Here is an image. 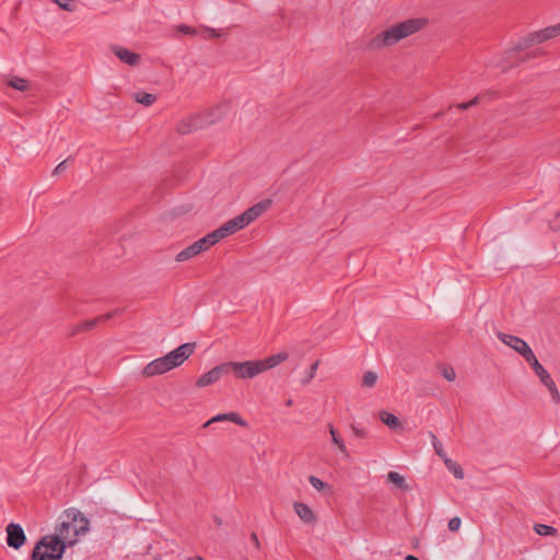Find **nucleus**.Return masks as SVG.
<instances>
[{
  "label": "nucleus",
  "mask_w": 560,
  "mask_h": 560,
  "mask_svg": "<svg viewBox=\"0 0 560 560\" xmlns=\"http://www.w3.org/2000/svg\"><path fill=\"white\" fill-rule=\"evenodd\" d=\"M205 32L207 33V35L205 36L206 38H218V37L223 36L222 31L211 28V27H205Z\"/></svg>",
  "instance_id": "obj_35"
},
{
  "label": "nucleus",
  "mask_w": 560,
  "mask_h": 560,
  "mask_svg": "<svg viewBox=\"0 0 560 560\" xmlns=\"http://www.w3.org/2000/svg\"><path fill=\"white\" fill-rule=\"evenodd\" d=\"M265 210V207L261 203H256L253 207L248 208L246 211L241 213L240 215L228 220L220 228L215 229V233L219 236L220 241L230 236L237 231L244 229L248 224H250L254 220H256Z\"/></svg>",
  "instance_id": "obj_5"
},
{
  "label": "nucleus",
  "mask_w": 560,
  "mask_h": 560,
  "mask_svg": "<svg viewBox=\"0 0 560 560\" xmlns=\"http://www.w3.org/2000/svg\"><path fill=\"white\" fill-rule=\"evenodd\" d=\"M442 375L450 382H453L456 378L455 370L452 366H443Z\"/></svg>",
  "instance_id": "obj_32"
},
{
  "label": "nucleus",
  "mask_w": 560,
  "mask_h": 560,
  "mask_svg": "<svg viewBox=\"0 0 560 560\" xmlns=\"http://www.w3.org/2000/svg\"><path fill=\"white\" fill-rule=\"evenodd\" d=\"M230 105L222 103L211 108L209 112L200 114L203 117L205 126L212 125L219 121L223 116L228 114Z\"/></svg>",
  "instance_id": "obj_12"
},
{
  "label": "nucleus",
  "mask_w": 560,
  "mask_h": 560,
  "mask_svg": "<svg viewBox=\"0 0 560 560\" xmlns=\"http://www.w3.org/2000/svg\"><path fill=\"white\" fill-rule=\"evenodd\" d=\"M203 127H206L203 117L201 115L197 114V115H191V116L183 118L178 122L176 130L178 133L188 135V133L196 131Z\"/></svg>",
  "instance_id": "obj_9"
},
{
  "label": "nucleus",
  "mask_w": 560,
  "mask_h": 560,
  "mask_svg": "<svg viewBox=\"0 0 560 560\" xmlns=\"http://www.w3.org/2000/svg\"><path fill=\"white\" fill-rule=\"evenodd\" d=\"M250 540L257 550L261 548L260 541L256 533L250 534Z\"/></svg>",
  "instance_id": "obj_40"
},
{
  "label": "nucleus",
  "mask_w": 560,
  "mask_h": 560,
  "mask_svg": "<svg viewBox=\"0 0 560 560\" xmlns=\"http://www.w3.org/2000/svg\"><path fill=\"white\" fill-rule=\"evenodd\" d=\"M133 100L144 106H151L156 101V95L147 92H136L132 95Z\"/></svg>",
  "instance_id": "obj_20"
},
{
  "label": "nucleus",
  "mask_w": 560,
  "mask_h": 560,
  "mask_svg": "<svg viewBox=\"0 0 560 560\" xmlns=\"http://www.w3.org/2000/svg\"><path fill=\"white\" fill-rule=\"evenodd\" d=\"M177 30H178V32H180V33H183V34H186V35H192V36H195V35H197V34H198V32H197V30H196V28L190 27V26H188V25H186V24H180V25H178Z\"/></svg>",
  "instance_id": "obj_36"
},
{
  "label": "nucleus",
  "mask_w": 560,
  "mask_h": 560,
  "mask_svg": "<svg viewBox=\"0 0 560 560\" xmlns=\"http://www.w3.org/2000/svg\"><path fill=\"white\" fill-rule=\"evenodd\" d=\"M544 385L548 388V390H549V393H550V395H551V399H552V401H553L555 404H559V402H560V393H559V390H558V388H557V385H556V383L553 382V380L551 378L550 381H548V382H547L546 384H544Z\"/></svg>",
  "instance_id": "obj_27"
},
{
  "label": "nucleus",
  "mask_w": 560,
  "mask_h": 560,
  "mask_svg": "<svg viewBox=\"0 0 560 560\" xmlns=\"http://www.w3.org/2000/svg\"><path fill=\"white\" fill-rule=\"evenodd\" d=\"M199 255L194 243L189 246H187L186 248H184L183 250H180L177 255H176V261L178 262H182V261H186L195 256Z\"/></svg>",
  "instance_id": "obj_23"
},
{
  "label": "nucleus",
  "mask_w": 560,
  "mask_h": 560,
  "mask_svg": "<svg viewBox=\"0 0 560 560\" xmlns=\"http://www.w3.org/2000/svg\"><path fill=\"white\" fill-rule=\"evenodd\" d=\"M55 3L58 4V7L65 11L73 12L75 11L77 7L72 2V0H52Z\"/></svg>",
  "instance_id": "obj_30"
},
{
  "label": "nucleus",
  "mask_w": 560,
  "mask_h": 560,
  "mask_svg": "<svg viewBox=\"0 0 560 560\" xmlns=\"http://www.w3.org/2000/svg\"><path fill=\"white\" fill-rule=\"evenodd\" d=\"M196 350L195 342H186L170 351L167 354L148 363L142 374L147 377L164 374L182 365Z\"/></svg>",
  "instance_id": "obj_4"
},
{
  "label": "nucleus",
  "mask_w": 560,
  "mask_h": 560,
  "mask_svg": "<svg viewBox=\"0 0 560 560\" xmlns=\"http://www.w3.org/2000/svg\"><path fill=\"white\" fill-rule=\"evenodd\" d=\"M479 100H480V97H479V96H476V97H474L471 101H469V102H464V103H459V104H457L456 106H457V108H459V109H462V110H466V109L470 108L471 106H474V105L478 104V103H479Z\"/></svg>",
  "instance_id": "obj_37"
},
{
  "label": "nucleus",
  "mask_w": 560,
  "mask_h": 560,
  "mask_svg": "<svg viewBox=\"0 0 560 560\" xmlns=\"http://www.w3.org/2000/svg\"><path fill=\"white\" fill-rule=\"evenodd\" d=\"M558 35H560V23L552 26H548L545 30L530 34L529 40L532 43H542Z\"/></svg>",
  "instance_id": "obj_13"
},
{
  "label": "nucleus",
  "mask_w": 560,
  "mask_h": 560,
  "mask_svg": "<svg viewBox=\"0 0 560 560\" xmlns=\"http://www.w3.org/2000/svg\"><path fill=\"white\" fill-rule=\"evenodd\" d=\"M220 242L219 236L217 235L215 231H212L211 233L207 234L206 236L199 238L194 243L198 254L209 249L211 246Z\"/></svg>",
  "instance_id": "obj_18"
},
{
  "label": "nucleus",
  "mask_w": 560,
  "mask_h": 560,
  "mask_svg": "<svg viewBox=\"0 0 560 560\" xmlns=\"http://www.w3.org/2000/svg\"><path fill=\"white\" fill-rule=\"evenodd\" d=\"M25 539L26 537L21 525L10 523L7 526V542L9 547L19 549L24 545Z\"/></svg>",
  "instance_id": "obj_8"
},
{
  "label": "nucleus",
  "mask_w": 560,
  "mask_h": 560,
  "mask_svg": "<svg viewBox=\"0 0 560 560\" xmlns=\"http://www.w3.org/2000/svg\"><path fill=\"white\" fill-rule=\"evenodd\" d=\"M318 365H319V361H315V362L311 365V369H310L308 375H307V377L303 381V383H304V384L310 383V382L314 378V376H315V374H316V371H317V369H318Z\"/></svg>",
  "instance_id": "obj_38"
},
{
  "label": "nucleus",
  "mask_w": 560,
  "mask_h": 560,
  "mask_svg": "<svg viewBox=\"0 0 560 560\" xmlns=\"http://www.w3.org/2000/svg\"><path fill=\"white\" fill-rule=\"evenodd\" d=\"M351 431H352L353 436H355V438L365 439L368 436L366 430L359 425L351 424Z\"/></svg>",
  "instance_id": "obj_33"
},
{
  "label": "nucleus",
  "mask_w": 560,
  "mask_h": 560,
  "mask_svg": "<svg viewBox=\"0 0 560 560\" xmlns=\"http://www.w3.org/2000/svg\"><path fill=\"white\" fill-rule=\"evenodd\" d=\"M427 25L428 20L424 18H411L397 22L370 36L365 43V49L378 51L394 47L401 40L422 31Z\"/></svg>",
  "instance_id": "obj_1"
},
{
  "label": "nucleus",
  "mask_w": 560,
  "mask_h": 560,
  "mask_svg": "<svg viewBox=\"0 0 560 560\" xmlns=\"http://www.w3.org/2000/svg\"><path fill=\"white\" fill-rule=\"evenodd\" d=\"M380 419L384 424H386L390 429H397L400 427V420L395 415L388 411H381Z\"/></svg>",
  "instance_id": "obj_22"
},
{
  "label": "nucleus",
  "mask_w": 560,
  "mask_h": 560,
  "mask_svg": "<svg viewBox=\"0 0 560 560\" xmlns=\"http://www.w3.org/2000/svg\"><path fill=\"white\" fill-rule=\"evenodd\" d=\"M115 314H116V312H110V313H106L104 315L97 316L93 319L84 320L83 323L79 324L75 327L74 334L83 331V330H92L93 328L96 327V325L98 323L110 319Z\"/></svg>",
  "instance_id": "obj_17"
},
{
  "label": "nucleus",
  "mask_w": 560,
  "mask_h": 560,
  "mask_svg": "<svg viewBox=\"0 0 560 560\" xmlns=\"http://www.w3.org/2000/svg\"><path fill=\"white\" fill-rule=\"evenodd\" d=\"M525 361L532 366V369L534 370L535 374L539 377V380H540V382L542 384H546L548 381L551 380L550 374L539 363V361L537 360L535 353L530 354Z\"/></svg>",
  "instance_id": "obj_15"
},
{
  "label": "nucleus",
  "mask_w": 560,
  "mask_h": 560,
  "mask_svg": "<svg viewBox=\"0 0 560 560\" xmlns=\"http://www.w3.org/2000/svg\"><path fill=\"white\" fill-rule=\"evenodd\" d=\"M308 481L312 485V487L317 491L323 492L326 491L327 489H330L328 483H326L325 481L315 476H310Z\"/></svg>",
  "instance_id": "obj_28"
},
{
  "label": "nucleus",
  "mask_w": 560,
  "mask_h": 560,
  "mask_svg": "<svg viewBox=\"0 0 560 560\" xmlns=\"http://www.w3.org/2000/svg\"><path fill=\"white\" fill-rule=\"evenodd\" d=\"M294 512L306 524H314L316 521L315 513L305 503L295 502L293 505Z\"/></svg>",
  "instance_id": "obj_16"
},
{
  "label": "nucleus",
  "mask_w": 560,
  "mask_h": 560,
  "mask_svg": "<svg viewBox=\"0 0 560 560\" xmlns=\"http://www.w3.org/2000/svg\"><path fill=\"white\" fill-rule=\"evenodd\" d=\"M221 421H231L241 427H247L246 421L236 412H228V413L217 415V416L212 417L210 420H208L206 422L205 427H209L210 424H212L214 422H221Z\"/></svg>",
  "instance_id": "obj_14"
},
{
  "label": "nucleus",
  "mask_w": 560,
  "mask_h": 560,
  "mask_svg": "<svg viewBox=\"0 0 560 560\" xmlns=\"http://www.w3.org/2000/svg\"><path fill=\"white\" fill-rule=\"evenodd\" d=\"M387 480L401 490H409L405 477L397 471H389L387 474Z\"/></svg>",
  "instance_id": "obj_21"
},
{
  "label": "nucleus",
  "mask_w": 560,
  "mask_h": 560,
  "mask_svg": "<svg viewBox=\"0 0 560 560\" xmlns=\"http://www.w3.org/2000/svg\"><path fill=\"white\" fill-rule=\"evenodd\" d=\"M188 560H203V558L200 556H194V557L188 558Z\"/></svg>",
  "instance_id": "obj_43"
},
{
  "label": "nucleus",
  "mask_w": 560,
  "mask_h": 560,
  "mask_svg": "<svg viewBox=\"0 0 560 560\" xmlns=\"http://www.w3.org/2000/svg\"><path fill=\"white\" fill-rule=\"evenodd\" d=\"M228 374L226 362L214 366L207 373L202 374L196 385L198 387H206L218 382L223 375Z\"/></svg>",
  "instance_id": "obj_10"
},
{
  "label": "nucleus",
  "mask_w": 560,
  "mask_h": 560,
  "mask_svg": "<svg viewBox=\"0 0 560 560\" xmlns=\"http://www.w3.org/2000/svg\"><path fill=\"white\" fill-rule=\"evenodd\" d=\"M462 525V520L458 516H455L448 521V529L451 532H457Z\"/></svg>",
  "instance_id": "obj_34"
},
{
  "label": "nucleus",
  "mask_w": 560,
  "mask_h": 560,
  "mask_svg": "<svg viewBox=\"0 0 560 560\" xmlns=\"http://www.w3.org/2000/svg\"><path fill=\"white\" fill-rule=\"evenodd\" d=\"M112 51L121 62L130 67H136L141 61V56L139 54L133 52L122 46H113Z\"/></svg>",
  "instance_id": "obj_11"
},
{
  "label": "nucleus",
  "mask_w": 560,
  "mask_h": 560,
  "mask_svg": "<svg viewBox=\"0 0 560 560\" xmlns=\"http://www.w3.org/2000/svg\"><path fill=\"white\" fill-rule=\"evenodd\" d=\"M536 534L540 536H552L557 533V529L546 524H537L534 527Z\"/></svg>",
  "instance_id": "obj_25"
},
{
  "label": "nucleus",
  "mask_w": 560,
  "mask_h": 560,
  "mask_svg": "<svg viewBox=\"0 0 560 560\" xmlns=\"http://www.w3.org/2000/svg\"><path fill=\"white\" fill-rule=\"evenodd\" d=\"M442 459H443V462H444V464H445V466H446V468H447V469H450L451 465H453V464L455 463L454 460H452V459L447 456V454H446V455H445V457H444V458H442Z\"/></svg>",
  "instance_id": "obj_41"
},
{
  "label": "nucleus",
  "mask_w": 560,
  "mask_h": 560,
  "mask_svg": "<svg viewBox=\"0 0 560 560\" xmlns=\"http://www.w3.org/2000/svg\"><path fill=\"white\" fill-rule=\"evenodd\" d=\"M448 471H451L454 475V477L457 478V479H463L464 476H465L464 475V469L456 462L453 465H451Z\"/></svg>",
  "instance_id": "obj_31"
},
{
  "label": "nucleus",
  "mask_w": 560,
  "mask_h": 560,
  "mask_svg": "<svg viewBox=\"0 0 560 560\" xmlns=\"http://www.w3.org/2000/svg\"><path fill=\"white\" fill-rule=\"evenodd\" d=\"M405 560H420L418 559L416 556H412V555H408Z\"/></svg>",
  "instance_id": "obj_42"
},
{
  "label": "nucleus",
  "mask_w": 560,
  "mask_h": 560,
  "mask_svg": "<svg viewBox=\"0 0 560 560\" xmlns=\"http://www.w3.org/2000/svg\"><path fill=\"white\" fill-rule=\"evenodd\" d=\"M376 381H377L376 373H374L372 371H368L363 374L362 386L371 388L376 384Z\"/></svg>",
  "instance_id": "obj_26"
},
{
  "label": "nucleus",
  "mask_w": 560,
  "mask_h": 560,
  "mask_svg": "<svg viewBox=\"0 0 560 560\" xmlns=\"http://www.w3.org/2000/svg\"><path fill=\"white\" fill-rule=\"evenodd\" d=\"M66 551L65 545L56 537L46 535L35 545L32 560H61Z\"/></svg>",
  "instance_id": "obj_6"
},
{
  "label": "nucleus",
  "mask_w": 560,
  "mask_h": 560,
  "mask_svg": "<svg viewBox=\"0 0 560 560\" xmlns=\"http://www.w3.org/2000/svg\"><path fill=\"white\" fill-rule=\"evenodd\" d=\"M430 436H431V443H432V446H433L435 453L438 454V456L440 458H444L446 455V452L444 451L442 443L440 442V440L436 438L435 434L431 433Z\"/></svg>",
  "instance_id": "obj_29"
},
{
  "label": "nucleus",
  "mask_w": 560,
  "mask_h": 560,
  "mask_svg": "<svg viewBox=\"0 0 560 560\" xmlns=\"http://www.w3.org/2000/svg\"><path fill=\"white\" fill-rule=\"evenodd\" d=\"M289 358L288 352L282 351L261 360H248L244 362H226L228 374L233 373L241 380H249L279 365Z\"/></svg>",
  "instance_id": "obj_3"
},
{
  "label": "nucleus",
  "mask_w": 560,
  "mask_h": 560,
  "mask_svg": "<svg viewBox=\"0 0 560 560\" xmlns=\"http://www.w3.org/2000/svg\"><path fill=\"white\" fill-rule=\"evenodd\" d=\"M67 162L68 160H63L62 162H60L54 170L52 174L54 175H58L60 174L61 172H63L66 170V165H67Z\"/></svg>",
  "instance_id": "obj_39"
},
{
  "label": "nucleus",
  "mask_w": 560,
  "mask_h": 560,
  "mask_svg": "<svg viewBox=\"0 0 560 560\" xmlns=\"http://www.w3.org/2000/svg\"><path fill=\"white\" fill-rule=\"evenodd\" d=\"M8 85L18 90V91H26L28 89V82L19 77H13L8 81Z\"/></svg>",
  "instance_id": "obj_24"
},
{
  "label": "nucleus",
  "mask_w": 560,
  "mask_h": 560,
  "mask_svg": "<svg viewBox=\"0 0 560 560\" xmlns=\"http://www.w3.org/2000/svg\"><path fill=\"white\" fill-rule=\"evenodd\" d=\"M292 404H293L292 399H288L285 402L287 406H292Z\"/></svg>",
  "instance_id": "obj_44"
},
{
  "label": "nucleus",
  "mask_w": 560,
  "mask_h": 560,
  "mask_svg": "<svg viewBox=\"0 0 560 560\" xmlns=\"http://www.w3.org/2000/svg\"><path fill=\"white\" fill-rule=\"evenodd\" d=\"M329 433H330L334 444L338 447L339 452L343 456L349 457V452H348V448H347L342 438L340 436L338 431L331 424H329Z\"/></svg>",
  "instance_id": "obj_19"
},
{
  "label": "nucleus",
  "mask_w": 560,
  "mask_h": 560,
  "mask_svg": "<svg viewBox=\"0 0 560 560\" xmlns=\"http://www.w3.org/2000/svg\"><path fill=\"white\" fill-rule=\"evenodd\" d=\"M59 520L56 533L51 536L61 541L65 548L72 547L80 535L89 532V520L77 509L66 510Z\"/></svg>",
  "instance_id": "obj_2"
},
{
  "label": "nucleus",
  "mask_w": 560,
  "mask_h": 560,
  "mask_svg": "<svg viewBox=\"0 0 560 560\" xmlns=\"http://www.w3.org/2000/svg\"><path fill=\"white\" fill-rule=\"evenodd\" d=\"M498 338L504 345H506L508 347L516 351L518 354H521L524 358V360H526L530 354L534 353L528 343L520 337L504 332H498Z\"/></svg>",
  "instance_id": "obj_7"
}]
</instances>
